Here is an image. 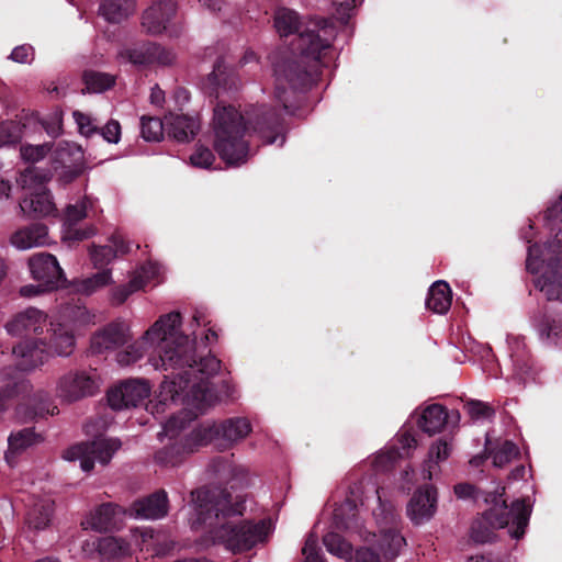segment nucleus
Here are the masks:
<instances>
[{"label":"nucleus","mask_w":562,"mask_h":562,"mask_svg":"<svg viewBox=\"0 0 562 562\" xmlns=\"http://www.w3.org/2000/svg\"><path fill=\"white\" fill-rule=\"evenodd\" d=\"M150 100L153 104H160L164 101V91L158 86L151 89Z\"/></svg>","instance_id":"e2e57ef3"},{"label":"nucleus","mask_w":562,"mask_h":562,"mask_svg":"<svg viewBox=\"0 0 562 562\" xmlns=\"http://www.w3.org/2000/svg\"><path fill=\"white\" fill-rule=\"evenodd\" d=\"M149 43L146 42L139 47L128 49L127 56L131 63L134 65H148L151 64V57L149 54Z\"/></svg>","instance_id":"de8ad7c7"},{"label":"nucleus","mask_w":562,"mask_h":562,"mask_svg":"<svg viewBox=\"0 0 562 562\" xmlns=\"http://www.w3.org/2000/svg\"><path fill=\"white\" fill-rule=\"evenodd\" d=\"M102 137L113 144H117L121 138V125L115 120H110L104 127L99 128V133Z\"/></svg>","instance_id":"8fccbe9b"},{"label":"nucleus","mask_w":562,"mask_h":562,"mask_svg":"<svg viewBox=\"0 0 562 562\" xmlns=\"http://www.w3.org/2000/svg\"><path fill=\"white\" fill-rule=\"evenodd\" d=\"M19 134L18 133H11L9 131V127L1 125L0 126V144L1 145H10L15 144L19 142Z\"/></svg>","instance_id":"4d7b16f0"},{"label":"nucleus","mask_w":562,"mask_h":562,"mask_svg":"<svg viewBox=\"0 0 562 562\" xmlns=\"http://www.w3.org/2000/svg\"><path fill=\"white\" fill-rule=\"evenodd\" d=\"M323 543L327 551L346 561L353 558L352 546L337 532H328L323 537Z\"/></svg>","instance_id":"e433bc0d"},{"label":"nucleus","mask_w":562,"mask_h":562,"mask_svg":"<svg viewBox=\"0 0 562 562\" xmlns=\"http://www.w3.org/2000/svg\"><path fill=\"white\" fill-rule=\"evenodd\" d=\"M213 147L228 166H240L249 157L246 134L252 131L263 145L286 140L288 127L281 111L276 106L260 105L245 117L234 105L218 101L213 110Z\"/></svg>","instance_id":"7ed1b4c3"},{"label":"nucleus","mask_w":562,"mask_h":562,"mask_svg":"<svg viewBox=\"0 0 562 562\" xmlns=\"http://www.w3.org/2000/svg\"><path fill=\"white\" fill-rule=\"evenodd\" d=\"M0 414L7 412L12 402L31 393L32 384L12 366L0 369Z\"/></svg>","instance_id":"2eb2a0df"},{"label":"nucleus","mask_w":562,"mask_h":562,"mask_svg":"<svg viewBox=\"0 0 562 562\" xmlns=\"http://www.w3.org/2000/svg\"><path fill=\"white\" fill-rule=\"evenodd\" d=\"M488 452H485L484 454H477L475 457H473L471 460H470V463L473 465V467H480L484 463V461L488 458Z\"/></svg>","instance_id":"69168bd1"},{"label":"nucleus","mask_w":562,"mask_h":562,"mask_svg":"<svg viewBox=\"0 0 562 562\" xmlns=\"http://www.w3.org/2000/svg\"><path fill=\"white\" fill-rule=\"evenodd\" d=\"M464 408L473 419L491 418L495 415V409L490 404L479 400H469Z\"/></svg>","instance_id":"37998d69"},{"label":"nucleus","mask_w":562,"mask_h":562,"mask_svg":"<svg viewBox=\"0 0 562 562\" xmlns=\"http://www.w3.org/2000/svg\"><path fill=\"white\" fill-rule=\"evenodd\" d=\"M97 387L94 376L86 371L68 372L58 383L59 395L69 402L93 395Z\"/></svg>","instance_id":"6ab92c4d"},{"label":"nucleus","mask_w":562,"mask_h":562,"mask_svg":"<svg viewBox=\"0 0 562 562\" xmlns=\"http://www.w3.org/2000/svg\"><path fill=\"white\" fill-rule=\"evenodd\" d=\"M198 521L211 529L215 541L225 544L233 552H244L262 542L268 533L267 522L241 520L238 524L226 520L243 516L245 499L221 486H203L191 492Z\"/></svg>","instance_id":"20e7f679"},{"label":"nucleus","mask_w":562,"mask_h":562,"mask_svg":"<svg viewBox=\"0 0 562 562\" xmlns=\"http://www.w3.org/2000/svg\"><path fill=\"white\" fill-rule=\"evenodd\" d=\"M416 443L417 442L414 437H412L409 435L404 436V442H403L404 447L411 448V447L416 446Z\"/></svg>","instance_id":"338daca9"},{"label":"nucleus","mask_w":562,"mask_h":562,"mask_svg":"<svg viewBox=\"0 0 562 562\" xmlns=\"http://www.w3.org/2000/svg\"><path fill=\"white\" fill-rule=\"evenodd\" d=\"M460 422V414L458 411H451L440 404L428 405L417 420L418 427L423 432L432 436L440 432L448 424L457 426Z\"/></svg>","instance_id":"5701e85b"},{"label":"nucleus","mask_w":562,"mask_h":562,"mask_svg":"<svg viewBox=\"0 0 562 562\" xmlns=\"http://www.w3.org/2000/svg\"><path fill=\"white\" fill-rule=\"evenodd\" d=\"M52 178V171L29 166L21 173L19 183L23 189L33 190L24 196L19 206L22 213L30 217L55 216L57 207L50 192L44 187Z\"/></svg>","instance_id":"6e6552de"},{"label":"nucleus","mask_w":562,"mask_h":562,"mask_svg":"<svg viewBox=\"0 0 562 562\" xmlns=\"http://www.w3.org/2000/svg\"><path fill=\"white\" fill-rule=\"evenodd\" d=\"M542 265L544 271L535 280V286L544 293L549 301L562 302V229H558L554 237L543 247L538 244L528 247L527 271L537 273Z\"/></svg>","instance_id":"0eeeda50"},{"label":"nucleus","mask_w":562,"mask_h":562,"mask_svg":"<svg viewBox=\"0 0 562 562\" xmlns=\"http://www.w3.org/2000/svg\"><path fill=\"white\" fill-rule=\"evenodd\" d=\"M451 302L452 293L449 284L445 281H436L428 291L426 307L434 313L445 314L449 311Z\"/></svg>","instance_id":"473e14b6"},{"label":"nucleus","mask_w":562,"mask_h":562,"mask_svg":"<svg viewBox=\"0 0 562 562\" xmlns=\"http://www.w3.org/2000/svg\"><path fill=\"white\" fill-rule=\"evenodd\" d=\"M181 314L171 312L158 321L137 340L117 352L120 366H130L138 361L148 347H154L157 358L150 359L156 369L168 372L176 392H184L196 381L211 380L221 370V360L209 353L198 356L189 336L179 331Z\"/></svg>","instance_id":"f03ea898"},{"label":"nucleus","mask_w":562,"mask_h":562,"mask_svg":"<svg viewBox=\"0 0 562 562\" xmlns=\"http://www.w3.org/2000/svg\"><path fill=\"white\" fill-rule=\"evenodd\" d=\"M239 79L233 68L226 65L224 57H218L213 70L204 80L203 88L210 97L220 98L222 92L238 88Z\"/></svg>","instance_id":"aec40b11"},{"label":"nucleus","mask_w":562,"mask_h":562,"mask_svg":"<svg viewBox=\"0 0 562 562\" xmlns=\"http://www.w3.org/2000/svg\"><path fill=\"white\" fill-rule=\"evenodd\" d=\"M436 507L437 490L434 485L425 484L414 492L406 513L414 525H420L434 516Z\"/></svg>","instance_id":"a211bd4d"},{"label":"nucleus","mask_w":562,"mask_h":562,"mask_svg":"<svg viewBox=\"0 0 562 562\" xmlns=\"http://www.w3.org/2000/svg\"><path fill=\"white\" fill-rule=\"evenodd\" d=\"M454 494L458 498H471L474 501H479L483 496V492L470 483H459L454 485Z\"/></svg>","instance_id":"09e8293b"},{"label":"nucleus","mask_w":562,"mask_h":562,"mask_svg":"<svg viewBox=\"0 0 562 562\" xmlns=\"http://www.w3.org/2000/svg\"><path fill=\"white\" fill-rule=\"evenodd\" d=\"M12 353L19 359L14 369L31 371L42 366L50 355L46 338L25 339L12 348Z\"/></svg>","instance_id":"dca6fc26"},{"label":"nucleus","mask_w":562,"mask_h":562,"mask_svg":"<svg viewBox=\"0 0 562 562\" xmlns=\"http://www.w3.org/2000/svg\"><path fill=\"white\" fill-rule=\"evenodd\" d=\"M149 54L151 57V64L158 63L160 65H170L175 59V55L171 50L154 42L149 43Z\"/></svg>","instance_id":"49530a36"},{"label":"nucleus","mask_w":562,"mask_h":562,"mask_svg":"<svg viewBox=\"0 0 562 562\" xmlns=\"http://www.w3.org/2000/svg\"><path fill=\"white\" fill-rule=\"evenodd\" d=\"M145 286V281L142 276H136L131 279V281L126 285L119 286L113 292V300L116 304H123L127 297L143 289Z\"/></svg>","instance_id":"79ce46f5"},{"label":"nucleus","mask_w":562,"mask_h":562,"mask_svg":"<svg viewBox=\"0 0 562 562\" xmlns=\"http://www.w3.org/2000/svg\"><path fill=\"white\" fill-rule=\"evenodd\" d=\"M356 562H381L379 554L369 548H361L356 552Z\"/></svg>","instance_id":"6e6d98bb"},{"label":"nucleus","mask_w":562,"mask_h":562,"mask_svg":"<svg viewBox=\"0 0 562 562\" xmlns=\"http://www.w3.org/2000/svg\"><path fill=\"white\" fill-rule=\"evenodd\" d=\"M123 515L124 510L121 506L113 503H104L90 514L87 524L95 531H112L120 527Z\"/></svg>","instance_id":"bb28decb"},{"label":"nucleus","mask_w":562,"mask_h":562,"mask_svg":"<svg viewBox=\"0 0 562 562\" xmlns=\"http://www.w3.org/2000/svg\"><path fill=\"white\" fill-rule=\"evenodd\" d=\"M46 325L47 315L43 311L36 307H27L16 313L7 323L5 328L12 336H24L27 338L31 335H42Z\"/></svg>","instance_id":"f3484780"},{"label":"nucleus","mask_w":562,"mask_h":562,"mask_svg":"<svg viewBox=\"0 0 562 562\" xmlns=\"http://www.w3.org/2000/svg\"><path fill=\"white\" fill-rule=\"evenodd\" d=\"M176 12L177 2L175 0H157L144 11L142 26L148 34H160L167 30V25Z\"/></svg>","instance_id":"4be33fe9"},{"label":"nucleus","mask_w":562,"mask_h":562,"mask_svg":"<svg viewBox=\"0 0 562 562\" xmlns=\"http://www.w3.org/2000/svg\"><path fill=\"white\" fill-rule=\"evenodd\" d=\"M72 116L78 125L79 132L82 135L90 136L94 133H99V128L92 126L91 117L80 111H75Z\"/></svg>","instance_id":"603ef678"},{"label":"nucleus","mask_w":562,"mask_h":562,"mask_svg":"<svg viewBox=\"0 0 562 562\" xmlns=\"http://www.w3.org/2000/svg\"><path fill=\"white\" fill-rule=\"evenodd\" d=\"M47 235L48 228L45 224L33 223L15 231L10 237V243L15 248L25 250L45 245Z\"/></svg>","instance_id":"c756f323"},{"label":"nucleus","mask_w":562,"mask_h":562,"mask_svg":"<svg viewBox=\"0 0 562 562\" xmlns=\"http://www.w3.org/2000/svg\"><path fill=\"white\" fill-rule=\"evenodd\" d=\"M53 168L58 172V179L64 184L78 179L86 170L81 147L69 143L59 145L54 151Z\"/></svg>","instance_id":"9b49d317"},{"label":"nucleus","mask_w":562,"mask_h":562,"mask_svg":"<svg viewBox=\"0 0 562 562\" xmlns=\"http://www.w3.org/2000/svg\"><path fill=\"white\" fill-rule=\"evenodd\" d=\"M215 160L213 151L205 146H199L190 156V161L195 167L210 168Z\"/></svg>","instance_id":"c03bdc74"},{"label":"nucleus","mask_w":562,"mask_h":562,"mask_svg":"<svg viewBox=\"0 0 562 562\" xmlns=\"http://www.w3.org/2000/svg\"><path fill=\"white\" fill-rule=\"evenodd\" d=\"M485 503L492 506L475 518L471 525V538L477 543L492 542L497 529L509 527L510 537L520 539L526 532L531 515V506L525 498L516 499L508 507L502 494L488 493Z\"/></svg>","instance_id":"423d86ee"},{"label":"nucleus","mask_w":562,"mask_h":562,"mask_svg":"<svg viewBox=\"0 0 562 562\" xmlns=\"http://www.w3.org/2000/svg\"><path fill=\"white\" fill-rule=\"evenodd\" d=\"M302 553L305 557V561L308 562H323V558L319 554L318 538L314 533H310L305 540Z\"/></svg>","instance_id":"a18cd8bd"},{"label":"nucleus","mask_w":562,"mask_h":562,"mask_svg":"<svg viewBox=\"0 0 562 562\" xmlns=\"http://www.w3.org/2000/svg\"><path fill=\"white\" fill-rule=\"evenodd\" d=\"M125 543L114 537L100 538L97 543V551L103 560H111L123 553Z\"/></svg>","instance_id":"ea45409f"},{"label":"nucleus","mask_w":562,"mask_h":562,"mask_svg":"<svg viewBox=\"0 0 562 562\" xmlns=\"http://www.w3.org/2000/svg\"><path fill=\"white\" fill-rule=\"evenodd\" d=\"M88 199L85 198L80 203L69 204L65 210V239L70 241H81L92 237L95 234L93 225L78 227V223L87 217Z\"/></svg>","instance_id":"b1692460"},{"label":"nucleus","mask_w":562,"mask_h":562,"mask_svg":"<svg viewBox=\"0 0 562 562\" xmlns=\"http://www.w3.org/2000/svg\"><path fill=\"white\" fill-rule=\"evenodd\" d=\"M46 345L50 353L69 356L75 348V335L72 329L65 324L50 323L47 329Z\"/></svg>","instance_id":"c85d7f7f"},{"label":"nucleus","mask_w":562,"mask_h":562,"mask_svg":"<svg viewBox=\"0 0 562 562\" xmlns=\"http://www.w3.org/2000/svg\"><path fill=\"white\" fill-rule=\"evenodd\" d=\"M128 328L124 323L113 322L95 331L90 339V349L94 355L114 350L127 342Z\"/></svg>","instance_id":"412c9836"},{"label":"nucleus","mask_w":562,"mask_h":562,"mask_svg":"<svg viewBox=\"0 0 562 562\" xmlns=\"http://www.w3.org/2000/svg\"><path fill=\"white\" fill-rule=\"evenodd\" d=\"M166 131V121L162 122L157 116L140 117V135L147 142H159Z\"/></svg>","instance_id":"4c0bfd02"},{"label":"nucleus","mask_w":562,"mask_h":562,"mask_svg":"<svg viewBox=\"0 0 562 562\" xmlns=\"http://www.w3.org/2000/svg\"><path fill=\"white\" fill-rule=\"evenodd\" d=\"M199 117L188 114L170 113L166 116V132L177 142H189L199 133Z\"/></svg>","instance_id":"cd10ccee"},{"label":"nucleus","mask_w":562,"mask_h":562,"mask_svg":"<svg viewBox=\"0 0 562 562\" xmlns=\"http://www.w3.org/2000/svg\"><path fill=\"white\" fill-rule=\"evenodd\" d=\"M40 288H42V286L27 284L20 289V294L24 297H32V296L37 295L42 291Z\"/></svg>","instance_id":"bf43d9fd"},{"label":"nucleus","mask_w":562,"mask_h":562,"mask_svg":"<svg viewBox=\"0 0 562 562\" xmlns=\"http://www.w3.org/2000/svg\"><path fill=\"white\" fill-rule=\"evenodd\" d=\"M273 21L280 37L296 35L291 44L292 53L279 56L273 63L276 99L286 114L295 115L296 108L289 102L284 85L293 91H306L317 82L321 66H328L333 59L336 31L326 19L303 22L300 14L289 8L277 9Z\"/></svg>","instance_id":"f257e3e1"},{"label":"nucleus","mask_w":562,"mask_h":562,"mask_svg":"<svg viewBox=\"0 0 562 562\" xmlns=\"http://www.w3.org/2000/svg\"><path fill=\"white\" fill-rule=\"evenodd\" d=\"M82 81L86 85V91L90 93L106 91L115 85V78L113 76L95 70H85Z\"/></svg>","instance_id":"c9c22d12"},{"label":"nucleus","mask_w":562,"mask_h":562,"mask_svg":"<svg viewBox=\"0 0 562 562\" xmlns=\"http://www.w3.org/2000/svg\"><path fill=\"white\" fill-rule=\"evenodd\" d=\"M525 473H526V468L520 464L518 467H516L512 472H510V477L514 479V480H520V479H524L525 476Z\"/></svg>","instance_id":"0e129e2a"},{"label":"nucleus","mask_w":562,"mask_h":562,"mask_svg":"<svg viewBox=\"0 0 562 562\" xmlns=\"http://www.w3.org/2000/svg\"><path fill=\"white\" fill-rule=\"evenodd\" d=\"M217 333L213 328H209L207 334L205 335L206 341H216L217 340Z\"/></svg>","instance_id":"774afa93"},{"label":"nucleus","mask_w":562,"mask_h":562,"mask_svg":"<svg viewBox=\"0 0 562 562\" xmlns=\"http://www.w3.org/2000/svg\"><path fill=\"white\" fill-rule=\"evenodd\" d=\"M52 145L44 143L41 145H22L20 147V155L25 162H30L32 167L34 164L42 160L50 151Z\"/></svg>","instance_id":"a19ab883"},{"label":"nucleus","mask_w":562,"mask_h":562,"mask_svg":"<svg viewBox=\"0 0 562 562\" xmlns=\"http://www.w3.org/2000/svg\"><path fill=\"white\" fill-rule=\"evenodd\" d=\"M135 0H100L99 13L109 23H121L134 14Z\"/></svg>","instance_id":"2f4dec72"},{"label":"nucleus","mask_w":562,"mask_h":562,"mask_svg":"<svg viewBox=\"0 0 562 562\" xmlns=\"http://www.w3.org/2000/svg\"><path fill=\"white\" fill-rule=\"evenodd\" d=\"M452 451V440L448 438H439L436 442H434L428 452V469L429 474H431L435 465H438L439 462L445 461L449 458Z\"/></svg>","instance_id":"58836bf2"},{"label":"nucleus","mask_w":562,"mask_h":562,"mask_svg":"<svg viewBox=\"0 0 562 562\" xmlns=\"http://www.w3.org/2000/svg\"><path fill=\"white\" fill-rule=\"evenodd\" d=\"M205 446L215 440H224V448L233 442L244 439L250 431L251 425L243 417L228 418L221 423L199 427Z\"/></svg>","instance_id":"4468645a"},{"label":"nucleus","mask_w":562,"mask_h":562,"mask_svg":"<svg viewBox=\"0 0 562 562\" xmlns=\"http://www.w3.org/2000/svg\"><path fill=\"white\" fill-rule=\"evenodd\" d=\"M57 412V406H53L50 409L49 396L44 391L36 392L29 404H20L16 407V414L25 423L54 415Z\"/></svg>","instance_id":"7c9ffc66"},{"label":"nucleus","mask_w":562,"mask_h":562,"mask_svg":"<svg viewBox=\"0 0 562 562\" xmlns=\"http://www.w3.org/2000/svg\"><path fill=\"white\" fill-rule=\"evenodd\" d=\"M336 13L342 23H348L351 13L356 8L355 0H333Z\"/></svg>","instance_id":"5fc2aeb1"},{"label":"nucleus","mask_w":562,"mask_h":562,"mask_svg":"<svg viewBox=\"0 0 562 562\" xmlns=\"http://www.w3.org/2000/svg\"><path fill=\"white\" fill-rule=\"evenodd\" d=\"M10 59L20 64H30L34 59V48L30 44L16 46L10 55Z\"/></svg>","instance_id":"3c124183"},{"label":"nucleus","mask_w":562,"mask_h":562,"mask_svg":"<svg viewBox=\"0 0 562 562\" xmlns=\"http://www.w3.org/2000/svg\"><path fill=\"white\" fill-rule=\"evenodd\" d=\"M29 268L32 278L36 280L45 291H52L66 282L65 273L55 256L47 252H38L29 259Z\"/></svg>","instance_id":"f8f14e48"},{"label":"nucleus","mask_w":562,"mask_h":562,"mask_svg":"<svg viewBox=\"0 0 562 562\" xmlns=\"http://www.w3.org/2000/svg\"><path fill=\"white\" fill-rule=\"evenodd\" d=\"M168 504L166 491L158 490L146 497L134 501L131 512L136 518L159 519L167 515Z\"/></svg>","instance_id":"a878e982"},{"label":"nucleus","mask_w":562,"mask_h":562,"mask_svg":"<svg viewBox=\"0 0 562 562\" xmlns=\"http://www.w3.org/2000/svg\"><path fill=\"white\" fill-rule=\"evenodd\" d=\"M41 440V435L36 434L33 427L23 428L15 432H11L8 438V451L5 452L7 461L11 463L12 456L21 453Z\"/></svg>","instance_id":"72a5a7b5"},{"label":"nucleus","mask_w":562,"mask_h":562,"mask_svg":"<svg viewBox=\"0 0 562 562\" xmlns=\"http://www.w3.org/2000/svg\"><path fill=\"white\" fill-rule=\"evenodd\" d=\"M12 186L8 180L0 179V200L8 199L10 196Z\"/></svg>","instance_id":"680f3d73"},{"label":"nucleus","mask_w":562,"mask_h":562,"mask_svg":"<svg viewBox=\"0 0 562 562\" xmlns=\"http://www.w3.org/2000/svg\"><path fill=\"white\" fill-rule=\"evenodd\" d=\"M110 245L93 246L90 250V257L93 266L101 271L92 277L81 280L77 285V291L83 294H91L99 288H102L111 281V270L103 269L117 257L130 251V245L120 233H114L109 238Z\"/></svg>","instance_id":"1a4fd4ad"},{"label":"nucleus","mask_w":562,"mask_h":562,"mask_svg":"<svg viewBox=\"0 0 562 562\" xmlns=\"http://www.w3.org/2000/svg\"><path fill=\"white\" fill-rule=\"evenodd\" d=\"M187 403L194 409L184 408L171 415L164 425V431L172 442L166 445L155 453V461L162 465H178L199 447L205 446L200 428H194L189 435L178 438L180 431L198 418L200 414L214 405L222 396H232V387L223 380L217 387L211 380L193 382L187 389Z\"/></svg>","instance_id":"39448f33"},{"label":"nucleus","mask_w":562,"mask_h":562,"mask_svg":"<svg viewBox=\"0 0 562 562\" xmlns=\"http://www.w3.org/2000/svg\"><path fill=\"white\" fill-rule=\"evenodd\" d=\"M150 394V385L144 379H130L108 392V403L111 408L121 411L136 407Z\"/></svg>","instance_id":"ddd939ff"},{"label":"nucleus","mask_w":562,"mask_h":562,"mask_svg":"<svg viewBox=\"0 0 562 562\" xmlns=\"http://www.w3.org/2000/svg\"><path fill=\"white\" fill-rule=\"evenodd\" d=\"M56 506L49 497H35L29 505L24 524L30 531H43L48 529L54 520Z\"/></svg>","instance_id":"393cba45"},{"label":"nucleus","mask_w":562,"mask_h":562,"mask_svg":"<svg viewBox=\"0 0 562 562\" xmlns=\"http://www.w3.org/2000/svg\"><path fill=\"white\" fill-rule=\"evenodd\" d=\"M490 440H486L485 452L493 459V464L497 468H503L508 464L513 459L519 456L518 447L510 440H504L495 448L488 447Z\"/></svg>","instance_id":"f704fd0d"},{"label":"nucleus","mask_w":562,"mask_h":562,"mask_svg":"<svg viewBox=\"0 0 562 562\" xmlns=\"http://www.w3.org/2000/svg\"><path fill=\"white\" fill-rule=\"evenodd\" d=\"M121 445L120 439L116 438H99L66 449L63 457L68 461L80 460V468L89 472L93 469L95 461L103 465L108 464Z\"/></svg>","instance_id":"9d476101"},{"label":"nucleus","mask_w":562,"mask_h":562,"mask_svg":"<svg viewBox=\"0 0 562 562\" xmlns=\"http://www.w3.org/2000/svg\"><path fill=\"white\" fill-rule=\"evenodd\" d=\"M469 562H502L498 558H494L492 554H476L469 559Z\"/></svg>","instance_id":"052dcab7"},{"label":"nucleus","mask_w":562,"mask_h":562,"mask_svg":"<svg viewBox=\"0 0 562 562\" xmlns=\"http://www.w3.org/2000/svg\"><path fill=\"white\" fill-rule=\"evenodd\" d=\"M547 216L562 223V194L559 202L548 209Z\"/></svg>","instance_id":"13d9d810"},{"label":"nucleus","mask_w":562,"mask_h":562,"mask_svg":"<svg viewBox=\"0 0 562 562\" xmlns=\"http://www.w3.org/2000/svg\"><path fill=\"white\" fill-rule=\"evenodd\" d=\"M542 334L548 338L562 339V318L546 317L542 324Z\"/></svg>","instance_id":"864d4df0"}]
</instances>
